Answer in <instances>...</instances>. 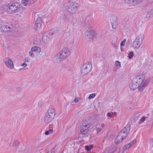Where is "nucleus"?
I'll list each match as a JSON object with an SVG mask.
<instances>
[{
  "label": "nucleus",
  "mask_w": 153,
  "mask_h": 153,
  "mask_svg": "<svg viewBox=\"0 0 153 153\" xmlns=\"http://www.w3.org/2000/svg\"><path fill=\"white\" fill-rule=\"evenodd\" d=\"M71 51L69 49L64 48L53 58L54 62L58 63L65 59L70 54Z\"/></svg>",
  "instance_id": "1"
},
{
  "label": "nucleus",
  "mask_w": 153,
  "mask_h": 153,
  "mask_svg": "<svg viewBox=\"0 0 153 153\" xmlns=\"http://www.w3.org/2000/svg\"><path fill=\"white\" fill-rule=\"evenodd\" d=\"M132 82L140 86H144V89L146 86L149 83V80L148 79H144L142 76L137 75L133 78Z\"/></svg>",
  "instance_id": "2"
},
{
  "label": "nucleus",
  "mask_w": 153,
  "mask_h": 153,
  "mask_svg": "<svg viewBox=\"0 0 153 153\" xmlns=\"http://www.w3.org/2000/svg\"><path fill=\"white\" fill-rule=\"evenodd\" d=\"M90 119V117L85 118L84 123L80 128V133L81 134H85L88 131L91 122Z\"/></svg>",
  "instance_id": "3"
},
{
  "label": "nucleus",
  "mask_w": 153,
  "mask_h": 153,
  "mask_svg": "<svg viewBox=\"0 0 153 153\" xmlns=\"http://www.w3.org/2000/svg\"><path fill=\"white\" fill-rule=\"evenodd\" d=\"M68 4L65 6L67 11L73 14L75 13L77 10L79 5L76 2L68 1Z\"/></svg>",
  "instance_id": "4"
},
{
  "label": "nucleus",
  "mask_w": 153,
  "mask_h": 153,
  "mask_svg": "<svg viewBox=\"0 0 153 153\" xmlns=\"http://www.w3.org/2000/svg\"><path fill=\"white\" fill-rule=\"evenodd\" d=\"M92 67V65L89 62L84 64L80 68L82 74L84 75L88 74L91 70Z\"/></svg>",
  "instance_id": "5"
},
{
  "label": "nucleus",
  "mask_w": 153,
  "mask_h": 153,
  "mask_svg": "<svg viewBox=\"0 0 153 153\" xmlns=\"http://www.w3.org/2000/svg\"><path fill=\"white\" fill-rule=\"evenodd\" d=\"M19 6L18 3H13L7 8V10L10 13H16L19 9Z\"/></svg>",
  "instance_id": "6"
},
{
  "label": "nucleus",
  "mask_w": 153,
  "mask_h": 153,
  "mask_svg": "<svg viewBox=\"0 0 153 153\" xmlns=\"http://www.w3.org/2000/svg\"><path fill=\"white\" fill-rule=\"evenodd\" d=\"M131 125L130 124H128L120 131L118 134L124 139L126 138L129 133Z\"/></svg>",
  "instance_id": "7"
},
{
  "label": "nucleus",
  "mask_w": 153,
  "mask_h": 153,
  "mask_svg": "<svg viewBox=\"0 0 153 153\" xmlns=\"http://www.w3.org/2000/svg\"><path fill=\"white\" fill-rule=\"evenodd\" d=\"M129 87L131 90H132L133 91H134L137 88L138 89V90L140 91H142L144 89V86H140V85H138L132 82V83L129 85Z\"/></svg>",
  "instance_id": "8"
},
{
  "label": "nucleus",
  "mask_w": 153,
  "mask_h": 153,
  "mask_svg": "<svg viewBox=\"0 0 153 153\" xmlns=\"http://www.w3.org/2000/svg\"><path fill=\"white\" fill-rule=\"evenodd\" d=\"M85 35L87 38H90L93 39L96 36L95 32L93 30L87 31L85 33Z\"/></svg>",
  "instance_id": "9"
},
{
  "label": "nucleus",
  "mask_w": 153,
  "mask_h": 153,
  "mask_svg": "<svg viewBox=\"0 0 153 153\" xmlns=\"http://www.w3.org/2000/svg\"><path fill=\"white\" fill-rule=\"evenodd\" d=\"M5 65L9 68L12 69L13 68V61L9 57H6L4 61Z\"/></svg>",
  "instance_id": "10"
},
{
  "label": "nucleus",
  "mask_w": 153,
  "mask_h": 153,
  "mask_svg": "<svg viewBox=\"0 0 153 153\" xmlns=\"http://www.w3.org/2000/svg\"><path fill=\"white\" fill-rule=\"evenodd\" d=\"M120 147L118 146L114 147L113 146H111L109 147L108 153H119L120 151Z\"/></svg>",
  "instance_id": "11"
},
{
  "label": "nucleus",
  "mask_w": 153,
  "mask_h": 153,
  "mask_svg": "<svg viewBox=\"0 0 153 153\" xmlns=\"http://www.w3.org/2000/svg\"><path fill=\"white\" fill-rule=\"evenodd\" d=\"M42 24V19L41 18L39 17L37 18L36 21L34 26V28L36 30L40 29Z\"/></svg>",
  "instance_id": "12"
},
{
  "label": "nucleus",
  "mask_w": 153,
  "mask_h": 153,
  "mask_svg": "<svg viewBox=\"0 0 153 153\" xmlns=\"http://www.w3.org/2000/svg\"><path fill=\"white\" fill-rule=\"evenodd\" d=\"M11 28L10 27L6 25L2 26L0 28V31L2 33H6L10 32V31Z\"/></svg>",
  "instance_id": "13"
},
{
  "label": "nucleus",
  "mask_w": 153,
  "mask_h": 153,
  "mask_svg": "<svg viewBox=\"0 0 153 153\" xmlns=\"http://www.w3.org/2000/svg\"><path fill=\"white\" fill-rule=\"evenodd\" d=\"M46 114L53 118L56 113L54 109L52 108H49Z\"/></svg>",
  "instance_id": "14"
},
{
  "label": "nucleus",
  "mask_w": 153,
  "mask_h": 153,
  "mask_svg": "<svg viewBox=\"0 0 153 153\" xmlns=\"http://www.w3.org/2000/svg\"><path fill=\"white\" fill-rule=\"evenodd\" d=\"M127 3L132 4L134 5H135L141 2L143 0H125Z\"/></svg>",
  "instance_id": "15"
},
{
  "label": "nucleus",
  "mask_w": 153,
  "mask_h": 153,
  "mask_svg": "<svg viewBox=\"0 0 153 153\" xmlns=\"http://www.w3.org/2000/svg\"><path fill=\"white\" fill-rule=\"evenodd\" d=\"M144 38V35L142 34H140L137 36L135 41H137L138 42L142 44Z\"/></svg>",
  "instance_id": "16"
},
{
  "label": "nucleus",
  "mask_w": 153,
  "mask_h": 153,
  "mask_svg": "<svg viewBox=\"0 0 153 153\" xmlns=\"http://www.w3.org/2000/svg\"><path fill=\"white\" fill-rule=\"evenodd\" d=\"M61 15L60 16V18L63 19L65 22L68 23L69 22L70 20L67 15L63 13L62 14L61 13Z\"/></svg>",
  "instance_id": "17"
},
{
  "label": "nucleus",
  "mask_w": 153,
  "mask_h": 153,
  "mask_svg": "<svg viewBox=\"0 0 153 153\" xmlns=\"http://www.w3.org/2000/svg\"><path fill=\"white\" fill-rule=\"evenodd\" d=\"M53 119V118L45 114L44 119L45 122L46 124H48L50 123Z\"/></svg>",
  "instance_id": "18"
},
{
  "label": "nucleus",
  "mask_w": 153,
  "mask_h": 153,
  "mask_svg": "<svg viewBox=\"0 0 153 153\" xmlns=\"http://www.w3.org/2000/svg\"><path fill=\"white\" fill-rule=\"evenodd\" d=\"M42 40L45 43H47L49 40V34L47 32L44 33L42 35Z\"/></svg>",
  "instance_id": "19"
},
{
  "label": "nucleus",
  "mask_w": 153,
  "mask_h": 153,
  "mask_svg": "<svg viewBox=\"0 0 153 153\" xmlns=\"http://www.w3.org/2000/svg\"><path fill=\"white\" fill-rule=\"evenodd\" d=\"M85 17H86L85 19V22L86 23L89 24L92 20L91 15L89 14H88Z\"/></svg>",
  "instance_id": "20"
},
{
  "label": "nucleus",
  "mask_w": 153,
  "mask_h": 153,
  "mask_svg": "<svg viewBox=\"0 0 153 153\" xmlns=\"http://www.w3.org/2000/svg\"><path fill=\"white\" fill-rule=\"evenodd\" d=\"M124 139L119 134L117 136L115 140V142L116 144H119L122 142Z\"/></svg>",
  "instance_id": "21"
},
{
  "label": "nucleus",
  "mask_w": 153,
  "mask_h": 153,
  "mask_svg": "<svg viewBox=\"0 0 153 153\" xmlns=\"http://www.w3.org/2000/svg\"><path fill=\"white\" fill-rule=\"evenodd\" d=\"M22 2L24 6H25L27 4H30L34 3L33 0H22Z\"/></svg>",
  "instance_id": "22"
},
{
  "label": "nucleus",
  "mask_w": 153,
  "mask_h": 153,
  "mask_svg": "<svg viewBox=\"0 0 153 153\" xmlns=\"http://www.w3.org/2000/svg\"><path fill=\"white\" fill-rule=\"evenodd\" d=\"M134 143H135V142L134 141L132 142H131L129 143L126 145L125 146L123 147V149L125 151L126 150L128 149V148H129L130 146H131L132 145L134 144Z\"/></svg>",
  "instance_id": "23"
},
{
  "label": "nucleus",
  "mask_w": 153,
  "mask_h": 153,
  "mask_svg": "<svg viewBox=\"0 0 153 153\" xmlns=\"http://www.w3.org/2000/svg\"><path fill=\"white\" fill-rule=\"evenodd\" d=\"M141 44L134 41L133 44L132 46L134 49H137L139 48Z\"/></svg>",
  "instance_id": "24"
},
{
  "label": "nucleus",
  "mask_w": 153,
  "mask_h": 153,
  "mask_svg": "<svg viewBox=\"0 0 153 153\" xmlns=\"http://www.w3.org/2000/svg\"><path fill=\"white\" fill-rule=\"evenodd\" d=\"M31 50L33 52H40L41 51L40 48L37 46L33 47L31 48Z\"/></svg>",
  "instance_id": "25"
},
{
  "label": "nucleus",
  "mask_w": 153,
  "mask_h": 153,
  "mask_svg": "<svg viewBox=\"0 0 153 153\" xmlns=\"http://www.w3.org/2000/svg\"><path fill=\"white\" fill-rule=\"evenodd\" d=\"M93 146L92 145H91L89 146H86L85 147V149L89 151L91 149L93 148Z\"/></svg>",
  "instance_id": "26"
},
{
  "label": "nucleus",
  "mask_w": 153,
  "mask_h": 153,
  "mask_svg": "<svg viewBox=\"0 0 153 153\" xmlns=\"http://www.w3.org/2000/svg\"><path fill=\"white\" fill-rule=\"evenodd\" d=\"M112 24V27L113 29H116L117 27V23L116 21H114L113 22H111Z\"/></svg>",
  "instance_id": "27"
},
{
  "label": "nucleus",
  "mask_w": 153,
  "mask_h": 153,
  "mask_svg": "<svg viewBox=\"0 0 153 153\" xmlns=\"http://www.w3.org/2000/svg\"><path fill=\"white\" fill-rule=\"evenodd\" d=\"M53 131V129H51L48 131H46L45 132V134L46 135H48L52 133Z\"/></svg>",
  "instance_id": "28"
},
{
  "label": "nucleus",
  "mask_w": 153,
  "mask_h": 153,
  "mask_svg": "<svg viewBox=\"0 0 153 153\" xmlns=\"http://www.w3.org/2000/svg\"><path fill=\"white\" fill-rule=\"evenodd\" d=\"M19 143L17 140H15L13 143V145L14 146H18Z\"/></svg>",
  "instance_id": "29"
},
{
  "label": "nucleus",
  "mask_w": 153,
  "mask_h": 153,
  "mask_svg": "<svg viewBox=\"0 0 153 153\" xmlns=\"http://www.w3.org/2000/svg\"><path fill=\"white\" fill-rule=\"evenodd\" d=\"M153 16V9L152 10H150L147 13V16H149V17H151Z\"/></svg>",
  "instance_id": "30"
},
{
  "label": "nucleus",
  "mask_w": 153,
  "mask_h": 153,
  "mask_svg": "<svg viewBox=\"0 0 153 153\" xmlns=\"http://www.w3.org/2000/svg\"><path fill=\"white\" fill-rule=\"evenodd\" d=\"M134 56V53L132 51L130 52L128 54V57L130 59H131L132 58L133 56Z\"/></svg>",
  "instance_id": "31"
},
{
  "label": "nucleus",
  "mask_w": 153,
  "mask_h": 153,
  "mask_svg": "<svg viewBox=\"0 0 153 153\" xmlns=\"http://www.w3.org/2000/svg\"><path fill=\"white\" fill-rule=\"evenodd\" d=\"M33 51L31 50V51H30L29 53V54L30 56L32 58H33L34 57V55L33 53Z\"/></svg>",
  "instance_id": "32"
},
{
  "label": "nucleus",
  "mask_w": 153,
  "mask_h": 153,
  "mask_svg": "<svg viewBox=\"0 0 153 153\" xmlns=\"http://www.w3.org/2000/svg\"><path fill=\"white\" fill-rule=\"evenodd\" d=\"M95 96V94H92L90 95L89 97H88V99H91L94 98Z\"/></svg>",
  "instance_id": "33"
},
{
  "label": "nucleus",
  "mask_w": 153,
  "mask_h": 153,
  "mask_svg": "<svg viewBox=\"0 0 153 153\" xmlns=\"http://www.w3.org/2000/svg\"><path fill=\"white\" fill-rule=\"evenodd\" d=\"M126 40L125 39H124L120 43L121 46H124L126 42Z\"/></svg>",
  "instance_id": "34"
},
{
  "label": "nucleus",
  "mask_w": 153,
  "mask_h": 153,
  "mask_svg": "<svg viewBox=\"0 0 153 153\" xmlns=\"http://www.w3.org/2000/svg\"><path fill=\"white\" fill-rule=\"evenodd\" d=\"M146 118L145 117H142L140 120V122L139 123V124L143 122L145 120Z\"/></svg>",
  "instance_id": "35"
},
{
  "label": "nucleus",
  "mask_w": 153,
  "mask_h": 153,
  "mask_svg": "<svg viewBox=\"0 0 153 153\" xmlns=\"http://www.w3.org/2000/svg\"><path fill=\"white\" fill-rule=\"evenodd\" d=\"M115 64H116V65L117 66H119L120 67V62H119V61H116L115 62Z\"/></svg>",
  "instance_id": "36"
},
{
  "label": "nucleus",
  "mask_w": 153,
  "mask_h": 153,
  "mask_svg": "<svg viewBox=\"0 0 153 153\" xmlns=\"http://www.w3.org/2000/svg\"><path fill=\"white\" fill-rule=\"evenodd\" d=\"M30 61V59L28 58H26L24 59V62H29Z\"/></svg>",
  "instance_id": "37"
},
{
  "label": "nucleus",
  "mask_w": 153,
  "mask_h": 153,
  "mask_svg": "<svg viewBox=\"0 0 153 153\" xmlns=\"http://www.w3.org/2000/svg\"><path fill=\"white\" fill-rule=\"evenodd\" d=\"M79 101L78 98L77 97H75L74 98V100L73 101V102H77Z\"/></svg>",
  "instance_id": "38"
},
{
  "label": "nucleus",
  "mask_w": 153,
  "mask_h": 153,
  "mask_svg": "<svg viewBox=\"0 0 153 153\" xmlns=\"http://www.w3.org/2000/svg\"><path fill=\"white\" fill-rule=\"evenodd\" d=\"M97 133L100 132L102 130L101 128H97Z\"/></svg>",
  "instance_id": "39"
},
{
  "label": "nucleus",
  "mask_w": 153,
  "mask_h": 153,
  "mask_svg": "<svg viewBox=\"0 0 153 153\" xmlns=\"http://www.w3.org/2000/svg\"><path fill=\"white\" fill-rule=\"evenodd\" d=\"M107 115L108 116L110 117V118H111L112 117V113L111 114L109 112H108L107 113Z\"/></svg>",
  "instance_id": "40"
},
{
  "label": "nucleus",
  "mask_w": 153,
  "mask_h": 153,
  "mask_svg": "<svg viewBox=\"0 0 153 153\" xmlns=\"http://www.w3.org/2000/svg\"><path fill=\"white\" fill-rule=\"evenodd\" d=\"M150 144L153 145V138H151L150 139Z\"/></svg>",
  "instance_id": "41"
},
{
  "label": "nucleus",
  "mask_w": 153,
  "mask_h": 153,
  "mask_svg": "<svg viewBox=\"0 0 153 153\" xmlns=\"http://www.w3.org/2000/svg\"><path fill=\"white\" fill-rule=\"evenodd\" d=\"M21 65L22 66H24V67H26L27 66V64H26V63H23V64H22Z\"/></svg>",
  "instance_id": "42"
},
{
  "label": "nucleus",
  "mask_w": 153,
  "mask_h": 153,
  "mask_svg": "<svg viewBox=\"0 0 153 153\" xmlns=\"http://www.w3.org/2000/svg\"><path fill=\"white\" fill-rule=\"evenodd\" d=\"M104 127V124H102L101 125V127L102 128H103Z\"/></svg>",
  "instance_id": "43"
},
{
  "label": "nucleus",
  "mask_w": 153,
  "mask_h": 153,
  "mask_svg": "<svg viewBox=\"0 0 153 153\" xmlns=\"http://www.w3.org/2000/svg\"><path fill=\"white\" fill-rule=\"evenodd\" d=\"M116 114V112H114L113 113H112V114L113 115H115Z\"/></svg>",
  "instance_id": "44"
},
{
  "label": "nucleus",
  "mask_w": 153,
  "mask_h": 153,
  "mask_svg": "<svg viewBox=\"0 0 153 153\" xmlns=\"http://www.w3.org/2000/svg\"><path fill=\"white\" fill-rule=\"evenodd\" d=\"M39 107H41L42 106L41 104V105H39Z\"/></svg>",
  "instance_id": "45"
},
{
  "label": "nucleus",
  "mask_w": 153,
  "mask_h": 153,
  "mask_svg": "<svg viewBox=\"0 0 153 153\" xmlns=\"http://www.w3.org/2000/svg\"><path fill=\"white\" fill-rule=\"evenodd\" d=\"M88 137V135H86V136H85V137Z\"/></svg>",
  "instance_id": "46"
},
{
  "label": "nucleus",
  "mask_w": 153,
  "mask_h": 153,
  "mask_svg": "<svg viewBox=\"0 0 153 153\" xmlns=\"http://www.w3.org/2000/svg\"><path fill=\"white\" fill-rule=\"evenodd\" d=\"M2 26V25L0 24V28H1V27Z\"/></svg>",
  "instance_id": "47"
},
{
  "label": "nucleus",
  "mask_w": 153,
  "mask_h": 153,
  "mask_svg": "<svg viewBox=\"0 0 153 153\" xmlns=\"http://www.w3.org/2000/svg\"><path fill=\"white\" fill-rule=\"evenodd\" d=\"M33 44H34V45H37V44H35V43H33Z\"/></svg>",
  "instance_id": "48"
},
{
  "label": "nucleus",
  "mask_w": 153,
  "mask_h": 153,
  "mask_svg": "<svg viewBox=\"0 0 153 153\" xmlns=\"http://www.w3.org/2000/svg\"><path fill=\"white\" fill-rule=\"evenodd\" d=\"M121 51H123V49H122L121 48Z\"/></svg>",
  "instance_id": "49"
},
{
  "label": "nucleus",
  "mask_w": 153,
  "mask_h": 153,
  "mask_svg": "<svg viewBox=\"0 0 153 153\" xmlns=\"http://www.w3.org/2000/svg\"><path fill=\"white\" fill-rule=\"evenodd\" d=\"M152 78H153L152 81H153V77H152Z\"/></svg>",
  "instance_id": "50"
},
{
  "label": "nucleus",
  "mask_w": 153,
  "mask_h": 153,
  "mask_svg": "<svg viewBox=\"0 0 153 153\" xmlns=\"http://www.w3.org/2000/svg\"><path fill=\"white\" fill-rule=\"evenodd\" d=\"M40 153H41V152H40Z\"/></svg>",
  "instance_id": "51"
}]
</instances>
